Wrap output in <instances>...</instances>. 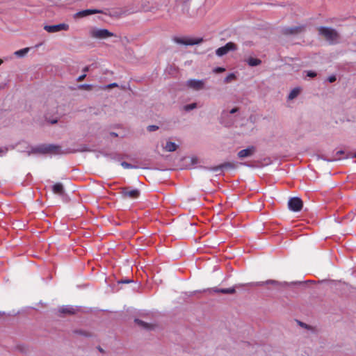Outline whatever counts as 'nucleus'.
<instances>
[{"mask_svg": "<svg viewBox=\"0 0 356 356\" xmlns=\"http://www.w3.org/2000/svg\"><path fill=\"white\" fill-rule=\"evenodd\" d=\"M14 149H16L18 152L26 153L28 155L31 154H71L76 152H90L91 150L83 145L72 144L70 146L67 145H55V144H39L35 146L30 145L26 141H21L15 144Z\"/></svg>", "mask_w": 356, "mask_h": 356, "instance_id": "f257e3e1", "label": "nucleus"}, {"mask_svg": "<svg viewBox=\"0 0 356 356\" xmlns=\"http://www.w3.org/2000/svg\"><path fill=\"white\" fill-rule=\"evenodd\" d=\"M241 161H227L213 167H205L206 169L215 172L233 170L244 165L251 168H261L272 163L270 157H238Z\"/></svg>", "mask_w": 356, "mask_h": 356, "instance_id": "f03ea898", "label": "nucleus"}, {"mask_svg": "<svg viewBox=\"0 0 356 356\" xmlns=\"http://www.w3.org/2000/svg\"><path fill=\"white\" fill-rule=\"evenodd\" d=\"M174 163V170L191 169L201 167L198 157H165Z\"/></svg>", "mask_w": 356, "mask_h": 356, "instance_id": "7ed1b4c3", "label": "nucleus"}, {"mask_svg": "<svg viewBox=\"0 0 356 356\" xmlns=\"http://www.w3.org/2000/svg\"><path fill=\"white\" fill-rule=\"evenodd\" d=\"M127 161L119 160L124 169H149L151 168L149 159L145 157H127Z\"/></svg>", "mask_w": 356, "mask_h": 356, "instance_id": "20e7f679", "label": "nucleus"}, {"mask_svg": "<svg viewBox=\"0 0 356 356\" xmlns=\"http://www.w3.org/2000/svg\"><path fill=\"white\" fill-rule=\"evenodd\" d=\"M318 32L330 44H334L339 40V34L334 29L321 26L318 29Z\"/></svg>", "mask_w": 356, "mask_h": 356, "instance_id": "39448f33", "label": "nucleus"}, {"mask_svg": "<svg viewBox=\"0 0 356 356\" xmlns=\"http://www.w3.org/2000/svg\"><path fill=\"white\" fill-rule=\"evenodd\" d=\"M186 86L194 91H200L204 88L205 82L204 80L191 79L186 82Z\"/></svg>", "mask_w": 356, "mask_h": 356, "instance_id": "423d86ee", "label": "nucleus"}, {"mask_svg": "<svg viewBox=\"0 0 356 356\" xmlns=\"http://www.w3.org/2000/svg\"><path fill=\"white\" fill-rule=\"evenodd\" d=\"M90 35L94 38L105 39L113 35V33L106 29H94L90 31Z\"/></svg>", "mask_w": 356, "mask_h": 356, "instance_id": "0eeeda50", "label": "nucleus"}, {"mask_svg": "<svg viewBox=\"0 0 356 356\" xmlns=\"http://www.w3.org/2000/svg\"><path fill=\"white\" fill-rule=\"evenodd\" d=\"M237 49V46L236 44L232 42H227L225 45L218 48L216 50V54L218 57H222L226 55L228 52L231 51H236Z\"/></svg>", "mask_w": 356, "mask_h": 356, "instance_id": "6e6552de", "label": "nucleus"}, {"mask_svg": "<svg viewBox=\"0 0 356 356\" xmlns=\"http://www.w3.org/2000/svg\"><path fill=\"white\" fill-rule=\"evenodd\" d=\"M44 29L48 33H57L61 31H67L69 29V25L65 23L55 25H45Z\"/></svg>", "mask_w": 356, "mask_h": 356, "instance_id": "1a4fd4ad", "label": "nucleus"}, {"mask_svg": "<svg viewBox=\"0 0 356 356\" xmlns=\"http://www.w3.org/2000/svg\"><path fill=\"white\" fill-rule=\"evenodd\" d=\"M288 206L290 210L298 212L300 211L303 206L302 200L299 197H291L288 202Z\"/></svg>", "mask_w": 356, "mask_h": 356, "instance_id": "9d476101", "label": "nucleus"}, {"mask_svg": "<svg viewBox=\"0 0 356 356\" xmlns=\"http://www.w3.org/2000/svg\"><path fill=\"white\" fill-rule=\"evenodd\" d=\"M122 195L124 198L136 199L140 195V191L138 189H129L123 188L121 191Z\"/></svg>", "mask_w": 356, "mask_h": 356, "instance_id": "9b49d317", "label": "nucleus"}, {"mask_svg": "<svg viewBox=\"0 0 356 356\" xmlns=\"http://www.w3.org/2000/svg\"><path fill=\"white\" fill-rule=\"evenodd\" d=\"M103 13L102 10L99 9H86L77 12L74 14V17H84L90 15Z\"/></svg>", "mask_w": 356, "mask_h": 356, "instance_id": "f8f14e48", "label": "nucleus"}, {"mask_svg": "<svg viewBox=\"0 0 356 356\" xmlns=\"http://www.w3.org/2000/svg\"><path fill=\"white\" fill-rule=\"evenodd\" d=\"M339 159H328L327 157H315L314 164L318 168H323L325 165H328L330 162L337 161Z\"/></svg>", "mask_w": 356, "mask_h": 356, "instance_id": "ddd939ff", "label": "nucleus"}, {"mask_svg": "<svg viewBox=\"0 0 356 356\" xmlns=\"http://www.w3.org/2000/svg\"><path fill=\"white\" fill-rule=\"evenodd\" d=\"M257 153L258 152L257 150V147L255 146L251 145L239 151L237 154V156H252Z\"/></svg>", "mask_w": 356, "mask_h": 356, "instance_id": "4468645a", "label": "nucleus"}, {"mask_svg": "<svg viewBox=\"0 0 356 356\" xmlns=\"http://www.w3.org/2000/svg\"><path fill=\"white\" fill-rule=\"evenodd\" d=\"M201 40H193V39L185 40V39H183V38H175L174 39V41L176 43L180 44H184V45H194V44L200 43V42Z\"/></svg>", "mask_w": 356, "mask_h": 356, "instance_id": "2eb2a0df", "label": "nucleus"}, {"mask_svg": "<svg viewBox=\"0 0 356 356\" xmlns=\"http://www.w3.org/2000/svg\"><path fill=\"white\" fill-rule=\"evenodd\" d=\"M304 26H291L287 27L284 29V33L286 35L297 34L302 31Z\"/></svg>", "mask_w": 356, "mask_h": 356, "instance_id": "dca6fc26", "label": "nucleus"}, {"mask_svg": "<svg viewBox=\"0 0 356 356\" xmlns=\"http://www.w3.org/2000/svg\"><path fill=\"white\" fill-rule=\"evenodd\" d=\"M58 312L61 314H74L76 312V309L70 306H64L58 309Z\"/></svg>", "mask_w": 356, "mask_h": 356, "instance_id": "f3484780", "label": "nucleus"}, {"mask_svg": "<svg viewBox=\"0 0 356 356\" xmlns=\"http://www.w3.org/2000/svg\"><path fill=\"white\" fill-rule=\"evenodd\" d=\"M213 291L216 293H221L225 294H234L236 292V290L234 287L228 288V289H213Z\"/></svg>", "mask_w": 356, "mask_h": 356, "instance_id": "a211bd4d", "label": "nucleus"}, {"mask_svg": "<svg viewBox=\"0 0 356 356\" xmlns=\"http://www.w3.org/2000/svg\"><path fill=\"white\" fill-rule=\"evenodd\" d=\"M52 191L55 194L62 195L64 192L63 186L60 183H56L52 186Z\"/></svg>", "mask_w": 356, "mask_h": 356, "instance_id": "6ab92c4d", "label": "nucleus"}, {"mask_svg": "<svg viewBox=\"0 0 356 356\" xmlns=\"http://www.w3.org/2000/svg\"><path fill=\"white\" fill-rule=\"evenodd\" d=\"M246 61L251 67L258 66L261 63V60L260 59L252 57L248 58Z\"/></svg>", "mask_w": 356, "mask_h": 356, "instance_id": "aec40b11", "label": "nucleus"}, {"mask_svg": "<svg viewBox=\"0 0 356 356\" xmlns=\"http://www.w3.org/2000/svg\"><path fill=\"white\" fill-rule=\"evenodd\" d=\"M300 92V88H295L293 90H291L288 95V99L292 100L298 97V95Z\"/></svg>", "mask_w": 356, "mask_h": 356, "instance_id": "412c9836", "label": "nucleus"}, {"mask_svg": "<svg viewBox=\"0 0 356 356\" xmlns=\"http://www.w3.org/2000/svg\"><path fill=\"white\" fill-rule=\"evenodd\" d=\"M177 147V145L173 143V142H167L165 145L164 146V149L167 151V152H174L176 150Z\"/></svg>", "mask_w": 356, "mask_h": 356, "instance_id": "4be33fe9", "label": "nucleus"}, {"mask_svg": "<svg viewBox=\"0 0 356 356\" xmlns=\"http://www.w3.org/2000/svg\"><path fill=\"white\" fill-rule=\"evenodd\" d=\"M135 322L140 325V327L145 328V329H151L152 325L151 324L147 323L139 319H135Z\"/></svg>", "mask_w": 356, "mask_h": 356, "instance_id": "5701e85b", "label": "nucleus"}, {"mask_svg": "<svg viewBox=\"0 0 356 356\" xmlns=\"http://www.w3.org/2000/svg\"><path fill=\"white\" fill-rule=\"evenodd\" d=\"M10 149H14V146L13 145L0 147V154H6Z\"/></svg>", "mask_w": 356, "mask_h": 356, "instance_id": "b1692460", "label": "nucleus"}, {"mask_svg": "<svg viewBox=\"0 0 356 356\" xmlns=\"http://www.w3.org/2000/svg\"><path fill=\"white\" fill-rule=\"evenodd\" d=\"M29 48H28V47L24 48V49H19L18 51H16L15 52V55L18 57H23L29 52Z\"/></svg>", "mask_w": 356, "mask_h": 356, "instance_id": "393cba45", "label": "nucleus"}, {"mask_svg": "<svg viewBox=\"0 0 356 356\" xmlns=\"http://www.w3.org/2000/svg\"><path fill=\"white\" fill-rule=\"evenodd\" d=\"M346 154V156H356V152L355 153H350L346 149H339L336 152V156H340Z\"/></svg>", "mask_w": 356, "mask_h": 356, "instance_id": "a878e982", "label": "nucleus"}, {"mask_svg": "<svg viewBox=\"0 0 356 356\" xmlns=\"http://www.w3.org/2000/svg\"><path fill=\"white\" fill-rule=\"evenodd\" d=\"M196 107H197V104L192 103V104H189L184 106V108L186 111H190L191 110L195 109Z\"/></svg>", "mask_w": 356, "mask_h": 356, "instance_id": "bb28decb", "label": "nucleus"}, {"mask_svg": "<svg viewBox=\"0 0 356 356\" xmlns=\"http://www.w3.org/2000/svg\"><path fill=\"white\" fill-rule=\"evenodd\" d=\"M236 77L235 74L234 73L229 74L224 79V82L228 83L231 81L232 80L234 79Z\"/></svg>", "mask_w": 356, "mask_h": 356, "instance_id": "cd10ccee", "label": "nucleus"}, {"mask_svg": "<svg viewBox=\"0 0 356 356\" xmlns=\"http://www.w3.org/2000/svg\"><path fill=\"white\" fill-rule=\"evenodd\" d=\"M92 86L90 85V84H86V83H84V84H81L79 86V88L81 89H85V90H90L92 89Z\"/></svg>", "mask_w": 356, "mask_h": 356, "instance_id": "c85d7f7f", "label": "nucleus"}, {"mask_svg": "<svg viewBox=\"0 0 356 356\" xmlns=\"http://www.w3.org/2000/svg\"><path fill=\"white\" fill-rule=\"evenodd\" d=\"M159 129V127L156 125H149L147 127V130L149 132L154 131Z\"/></svg>", "mask_w": 356, "mask_h": 356, "instance_id": "c756f323", "label": "nucleus"}, {"mask_svg": "<svg viewBox=\"0 0 356 356\" xmlns=\"http://www.w3.org/2000/svg\"><path fill=\"white\" fill-rule=\"evenodd\" d=\"M225 71V69L222 67H217L213 69L215 73H222Z\"/></svg>", "mask_w": 356, "mask_h": 356, "instance_id": "7c9ffc66", "label": "nucleus"}, {"mask_svg": "<svg viewBox=\"0 0 356 356\" xmlns=\"http://www.w3.org/2000/svg\"><path fill=\"white\" fill-rule=\"evenodd\" d=\"M307 76L310 78H314L316 76V73L314 71L309 70L307 72Z\"/></svg>", "mask_w": 356, "mask_h": 356, "instance_id": "2f4dec72", "label": "nucleus"}, {"mask_svg": "<svg viewBox=\"0 0 356 356\" xmlns=\"http://www.w3.org/2000/svg\"><path fill=\"white\" fill-rule=\"evenodd\" d=\"M336 76L334 75H332V76H330L328 78H327V81L330 82V83H333L336 81Z\"/></svg>", "mask_w": 356, "mask_h": 356, "instance_id": "473e14b6", "label": "nucleus"}, {"mask_svg": "<svg viewBox=\"0 0 356 356\" xmlns=\"http://www.w3.org/2000/svg\"><path fill=\"white\" fill-rule=\"evenodd\" d=\"M86 74L83 73V74H81V76H79L77 78V79H76V80H77V81H83V80L86 78Z\"/></svg>", "mask_w": 356, "mask_h": 356, "instance_id": "72a5a7b5", "label": "nucleus"}, {"mask_svg": "<svg viewBox=\"0 0 356 356\" xmlns=\"http://www.w3.org/2000/svg\"><path fill=\"white\" fill-rule=\"evenodd\" d=\"M238 108L237 107H234L233 108H232L230 111H229V113L230 114H234L236 113V112H238Z\"/></svg>", "mask_w": 356, "mask_h": 356, "instance_id": "f704fd0d", "label": "nucleus"}, {"mask_svg": "<svg viewBox=\"0 0 356 356\" xmlns=\"http://www.w3.org/2000/svg\"><path fill=\"white\" fill-rule=\"evenodd\" d=\"M79 332L80 334H82V335H84V336H86V337H90V336H91V334H90L87 333V332H83V331H79V332Z\"/></svg>", "mask_w": 356, "mask_h": 356, "instance_id": "c9c22d12", "label": "nucleus"}, {"mask_svg": "<svg viewBox=\"0 0 356 356\" xmlns=\"http://www.w3.org/2000/svg\"><path fill=\"white\" fill-rule=\"evenodd\" d=\"M266 284H277V282L275 280H268L266 282Z\"/></svg>", "mask_w": 356, "mask_h": 356, "instance_id": "e433bc0d", "label": "nucleus"}, {"mask_svg": "<svg viewBox=\"0 0 356 356\" xmlns=\"http://www.w3.org/2000/svg\"><path fill=\"white\" fill-rule=\"evenodd\" d=\"M90 70V66H86L83 68V72H84V74H86V72H88Z\"/></svg>", "mask_w": 356, "mask_h": 356, "instance_id": "4c0bfd02", "label": "nucleus"}, {"mask_svg": "<svg viewBox=\"0 0 356 356\" xmlns=\"http://www.w3.org/2000/svg\"><path fill=\"white\" fill-rule=\"evenodd\" d=\"M117 83H111V84H108L107 86V88H112V87H115V86H117Z\"/></svg>", "mask_w": 356, "mask_h": 356, "instance_id": "58836bf2", "label": "nucleus"}, {"mask_svg": "<svg viewBox=\"0 0 356 356\" xmlns=\"http://www.w3.org/2000/svg\"><path fill=\"white\" fill-rule=\"evenodd\" d=\"M130 282H131V280H127L122 281L121 282H122V283H129Z\"/></svg>", "mask_w": 356, "mask_h": 356, "instance_id": "ea45409f", "label": "nucleus"}, {"mask_svg": "<svg viewBox=\"0 0 356 356\" xmlns=\"http://www.w3.org/2000/svg\"><path fill=\"white\" fill-rule=\"evenodd\" d=\"M56 122H57L56 120H54L51 121V124H54V123H56Z\"/></svg>", "mask_w": 356, "mask_h": 356, "instance_id": "a19ab883", "label": "nucleus"}, {"mask_svg": "<svg viewBox=\"0 0 356 356\" xmlns=\"http://www.w3.org/2000/svg\"><path fill=\"white\" fill-rule=\"evenodd\" d=\"M111 135H112V136H118V134H115V133H111Z\"/></svg>", "mask_w": 356, "mask_h": 356, "instance_id": "79ce46f5", "label": "nucleus"}, {"mask_svg": "<svg viewBox=\"0 0 356 356\" xmlns=\"http://www.w3.org/2000/svg\"><path fill=\"white\" fill-rule=\"evenodd\" d=\"M300 325H301L302 326H305V327H306V326H307L305 324H304V323H300Z\"/></svg>", "mask_w": 356, "mask_h": 356, "instance_id": "37998d69", "label": "nucleus"}, {"mask_svg": "<svg viewBox=\"0 0 356 356\" xmlns=\"http://www.w3.org/2000/svg\"><path fill=\"white\" fill-rule=\"evenodd\" d=\"M1 63H2V60H0V65H1Z\"/></svg>", "mask_w": 356, "mask_h": 356, "instance_id": "c03bdc74", "label": "nucleus"}]
</instances>
